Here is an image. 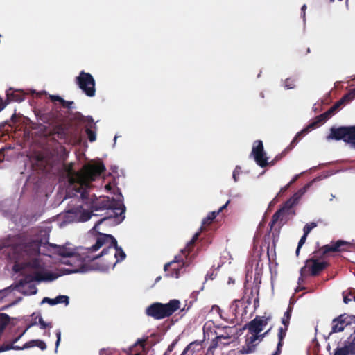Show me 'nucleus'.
Returning a JSON list of instances; mask_svg holds the SVG:
<instances>
[{
  "label": "nucleus",
  "instance_id": "39448f33",
  "mask_svg": "<svg viewBox=\"0 0 355 355\" xmlns=\"http://www.w3.org/2000/svg\"><path fill=\"white\" fill-rule=\"evenodd\" d=\"M35 114L37 119L49 125H54L53 130L48 133L53 139H65L67 137V128L60 123V114L57 111L45 112L40 110H36Z\"/></svg>",
  "mask_w": 355,
  "mask_h": 355
},
{
  "label": "nucleus",
  "instance_id": "aec40b11",
  "mask_svg": "<svg viewBox=\"0 0 355 355\" xmlns=\"http://www.w3.org/2000/svg\"><path fill=\"white\" fill-rule=\"evenodd\" d=\"M229 202L230 200H228L225 205L220 207L218 211L209 213V214L202 220V226L200 231L202 232L204 229H205L206 226L209 225L219 214V213L227 207Z\"/></svg>",
  "mask_w": 355,
  "mask_h": 355
},
{
  "label": "nucleus",
  "instance_id": "412c9836",
  "mask_svg": "<svg viewBox=\"0 0 355 355\" xmlns=\"http://www.w3.org/2000/svg\"><path fill=\"white\" fill-rule=\"evenodd\" d=\"M353 100V95L352 93H347L339 101H338L332 107L327 111L332 116L334 113L345 103H348Z\"/></svg>",
  "mask_w": 355,
  "mask_h": 355
},
{
  "label": "nucleus",
  "instance_id": "c756f323",
  "mask_svg": "<svg viewBox=\"0 0 355 355\" xmlns=\"http://www.w3.org/2000/svg\"><path fill=\"white\" fill-rule=\"evenodd\" d=\"M10 317L6 313H0V334H2L5 327L10 322Z\"/></svg>",
  "mask_w": 355,
  "mask_h": 355
},
{
  "label": "nucleus",
  "instance_id": "b1692460",
  "mask_svg": "<svg viewBox=\"0 0 355 355\" xmlns=\"http://www.w3.org/2000/svg\"><path fill=\"white\" fill-rule=\"evenodd\" d=\"M24 94L19 90H15L11 93L10 92H7V97L10 101H15L20 103L24 100Z\"/></svg>",
  "mask_w": 355,
  "mask_h": 355
},
{
  "label": "nucleus",
  "instance_id": "e433bc0d",
  "mask_svg": "<svg viewBox=\"0 0 355 355\" xmlns=\"http://www.w3.org/2000/svg\"><path fill=\"white\" fill-rule=\"evenodd\" d=\"M307 236H308V234H306L304 233L303 236L300 239L299 243H298V245L297 247L296 252H295L297 256H299L300 249H301L302 246L306 242Z\"/></svg>",
  "mask_w": 355,
  "mask_h": 355
},
{
  "label": "nucleus",
  "instance_id": "20e7f679",
  "mask_svg": "<svg viewBox=\"0 0 355 355\" xmlns=\"http://www.w3.org/2000/svg\"><path fill=\"white\" fill-rule=\"evenodd\" d=\"M89 207L92 209V211L105 209L111 210L112 211V214L100 219L95 224L94 226V230L97 229L100 224L112 218L116 219L120 218L118 220V223H121L125 218V207L120 201H116L114 198L110 199V198L106 197L101 199H92Z\"/></svg>",
  "mask_w": 355,
  "mask_h": 355
},
{
  "label": "nucleus",
  "instance_id": "603ef678",
  "mask_svg": "<svg viewBox=\"0 0 355 355\" xmlns=\"http://www.w3.org/2000/svg\"><path fill=\"white\" fill-rule=\"evenodd\" d=\"M112 349H102L100 351L99 355H111Z\"/></svg>",
  "mask_w": 355,
  "mask_h": 355
},
{
  "label": "nucleus",
  "instance_id": "9b49d317",
  "mask_svg": "<svg viewBox=\"0 0 355 355\" xmlns=\"http://www.w3.org/2000/svg\"><path fill=\"white\" fill-rule=\"evenodd\" d=\"M328 139L334 140H343L346 143H350L355 146V125L341 126L339 128H331Z\"/></svg>",
  "mask_w": 355,
  "mask_h": 355
},
{
  "label": "nucleus",
  "instance_id": "13d9d810",
  "mask_svg": "<svg viewBox=\"0 0 355 355\" xmlns=\"http://www.w3.org/2000/svg\"><path fill=\"white\" fill-rule=\"evenodd\" d=\"M286 155V154H284V153H283V151H282L280 154L277 155L274 158L275 162H278V161H279V160H280L283 157H284Z\"/></svg>",
  "mask_w": 355,
  "mask_h": 355
},
{
  "label": "nucleus",
  "instance_id": "8fccbe9b",
  "mask_svg": "<svg viewBox=\"0 0 355 355\" xmlns=\"http://www.w3.org/2000/svg\"><path fill=\"white\" fill-rule=\"evenodd\" d=\"M42 303H48L51 306H53V305H55L57 304V301H56V298H54V299H51V298H49V297H44L43 298L42 300Z\"/></svg>",
  "mask_w": 355,
  "mask_h": 355
},
{
  "label": "nucleus",
  "instance_id": "6ab92c4d",
  "mask_svg": "<svg viewBox=\"0 0 355 355\" xmlns=\"http://www.w3.org/2000/svg\"><path fill=\"white\" fill-rule=\"evenodd\" d=\"M258 340L257 336H251L248 337L245 340V343L243 346H242L240 349V353L242 354L252 353L256 349V346L257 345V343L256 341Z\"/></svg>",
  "mask_w": 355,
  "mask_h": 355
},
{
  "label": "nucleus",
  "instance_id": "4be33fe9",
  "mask_svg": "<svg viewBox=\"0 0 355 355\" xmlns=\"http://www.w3.org/2000/svg\"><path fill=\"white\" fill-rule=\"evenodd\" d=\"M43 245H49V246L52 247L53 248H54L55 250V253L56 254L64 257H71L72 253H73L69 248H67L63 245H58L56 244H50L49 243H44L42 242V246Z\"/></svg>",
  "mask_w": 355,
  "mask_h": 355
},
{
  "label": "nucleus",
  "instance_id": "680f3d73",
  "mask_svg": "<svg viewBox=\"0 0 355 355\" xmlns=\"http://www.w3.org/2000/svg\"><path fill=\"white\" fill-rule=\"evenodd\" d=\"M105 189H106V190H107V191H110V190H112V186L111 183H108V184H107L105 186Z\"/></svg>",
  "mask_w": 355,
  "mask_h": 355
},
{
  "label": "nucleus",
  "instance_id": "f3484780",
  "mask_svg": "<svg viewBox=\"0 0 355 355\" xmlns=\"http://www.w3.org/2000/svg\"><path fill=\"white\" fill-rule=\"evenodd\" d=\"M78 120L82 123L85 124V133L87 135L89 141L90 142L96 141V132L92 130V128H96V125L94 122L93 118L90 116H85L83 115H80V116L78 117Z\"/></svg>",
  "mask_w": 355,
  "mask_h": 355
},
{
  "label": "nucleus",
  "instance_id": "6e6d98bb",
  "mask_svg": "<svg viewBox=\"0 0 355 355\" xmlns=\"http://www.w3.org/2000/svg\"><path fill=\"white\" fill-rule=\"evenodd\" d=\"M219 339H216V337L212 340L211 348L216 349L218 345Z\"/></svg>",
  "mask_w": 355,
  "mask_h": 355
},
{
  "label": "nucleus",
  "instance_id": "dca6fc26",
  "mask_svg": "<svg viewBox=\"0 0 355 355\" xmlns=\"http://www.w3.org/2000/svg\"><path fill=\"white\" fill-rule=\"evenodd\" d=\"M33 347H37L42 351L46 349V345L44 341L42 340H31L26 343L22 347L8 345L5 347H1L0 348V352H5L10 349L23 350Z\"/></svg>",
  "mask_w": 355,
  "mask_h": 355
},
{
  "label": "nucleus",
  "instance_id": "37998d69",
  "mask_svg": "<svg viewBox=\"0 0 355 355\" xmlns=\"http://www.w3.org/2000/svg\"><path fill=\"white\" fill-rule=\"evenodd\" d=\"M39 324H40V328L42 329H45L47 327H49L51 328L52 327V324L51 322H49V323H46L44 321L43 318H42V316H40L39 317Z\"/></svg>",
  "mask_w": 355,
  "mask_h": 355
},
{
  "label": "nucleus",
  "instance_id": "0e129e2a",
  "mask_svg": "<svg viewBox=\"0 0 355 355\" xmlns=\"http://www.w3.org/2000/svg\"><path fill=\"white\" fill-rule=\"evenodd\" d=\"M6 105L3 103L2 100L0 99V112L5 107Z\"/></svg>",
  "mask_w": 355,
  "mask_h": 355
},
{
  "label": "nucleus",
  "instance_id": "f03ea898",
  "mask_svg": "<svg viewBox=\"0 0 355 355\" xmlns=\"http://www.w3.org/2000/svg\"><path fill=\"white\" fill-rule=\"evenodd\" d=\"M101 248H103L101 253L96 256H89L90 259H101L102 268L107 270L123 261L126 254L123 249L118 246L116 239L111 234L98 232V236L94 245L88 248V252H96Z\"/></svg>",
  "mask_w": 355,
  "mask_h": 355
},
{
  "label": "nucleus",
  "instance_id": "9d476101",
  "mask_svg": "<svg viewBox=\"0 0 355 355\" xmlns=\"http://www.w3.org/2000/svg\"><path fill=\"white\" fill-rule=\"evenodd\" d=\"M75 82L87 96L94 97L96 95V82L89 73L81 71Z\"/></svg>",
  "mask_w": 355,
  "mask_h": 355
},
{
  "label": "nucleus",
  "instance_id": "864d4df0",
  "mask_svg": "<svg viewBox=\"0 0 355 355\" xmlns=\"http://www.w3.org/2000/svg\"><path fill=\"white\" fill-rule=\"evenodd\" d=\"M49 98L51 99V101L53 102H55V101H58V102H61V100L62 98H61L60 96H56V95H50L49 96Z\"/></svg>",
  "mask_w": 355,
  "mask_h": 355
},
{
  "label": "nucleus",
  "instance_id": "a211bd4d",
  "mask_svg": "<svg viewBox=\"0 0 355 355\" xmlns=\"http://www.w3.org/2000/svg\"><path fill=\"white\" fill-rule=\"evenodd\" d=\"M182 266L183 263L180 262L175 258L174 261L166 263L164 266V270L165 271L171 270V273L167 275L172 277L178 278L180 275V270L182 269Z\"/></svg>",
  "mask_w": 355,
  "mask_h": 355
},
{
  "label": "nucleus",
  "instance_id": "4c0bfd02",
  "mask_svg": "<svg viewBox=\"0 0 355 355\" xmlns=\"http://www.w3.org/2000/svg\"><path fill=\"white\" fill-rule=\"evenodd\" d=\"M242 303L241 300H235L231 306L233 314L236 317L239 314L238 311L239 304Z\"/></svg>",
  "mask_w": 355,
  "mask_h": 355
},
{
  "label": "nucleus",
  "instance_id": "3c124183",
  "mask_svg": "<svg viewBox=\"0 0 355 355\" xmlns=\"http://www.w3.org/2000/svg\"><path fill=\"white\" fill-rule=\"evenodd\" d=\"M284 343L278 342L277 347L276 351L273 353L272 355H280L282 352V347L283 346Z\"/></svg>",
  "mask_w": 355,
  "mask_h": 355
},
{
  "label": "nucleus",
  "instance_id": "7c9ffc66",
  "mask_svg": "<svg viewBox=\"0 0 355 355\" xmlns=\"http://www.w3.org/2000/svg\"><path fill=\"white\" fill-rule=\"evenodd\" d=\"M232 328L233 327H227V326L224 327L223 328V333L220 335H218L216 336V339H219L220 340L221 339H230L232 335Z\"/></svg>",
  "mask_w": 355,
  "mask_h": 355
},
{
  "label": "nucleus",
  "instance_id": "5fc2aeb1",
  "mask_svg": "<svg viewBox=\"0 0 355 355\" xmlns=\"http://www.w3.org/2000/svg\"><path fill=\"white\" fill-rule=\"evenodd\" d=\"M28 288L30 294H36L37 289L35 285H30Z\"/></svg>",
  "mask_w": 355,
  "mask_h": 355
},
{
  "label": "nucleus",
  "instance_id": "f257e3e1",
  "mask_svg": "<svg viewBox=\"0 0 355 355\" xmlns=\"http://www.w3.org/2000/svg\"><path fill=\"white\" fill-rule=\"evenodd\" d=\"M63 167L68 178L69 189L73 191L75 196L79 193L83 200L88 203L91 182L105 171L104 164L102 162L87 164L79 171H74L73 163L64 164Z\"/></svg>",
  "mask_w": 355,
  "mask_h": 355
},
{
  "label": "nucleus",
  "instance_id": "f704fd0d",
  "mask_svg": "<svg viewBox=\"0 0 355 355\" xmlns=\"http://www.w3.org/2000/svg\"><path fill=\"white\" fill-rule=\"evenodd\" d=\"M347 341L350 349L351 354L355 355V336L353 334L350 335L347 339Z\"/></svg>",
  "mask_w": 355,
  "mask_h": 355
},
{
  "label": "nucleus",
  "instance_id": "774afa93",
  "mask_svg": "<svg viewBox=\"0 0 355 355\" xmlns=\"http://www.w3.org/2000/svg\"><path fill=\"white\" fill-rule=\"evenodd\" d=\"M349 93H352V94L353 95V99L355 98V88L350 91Z\"/></svg>",
  "mask_w": 355,
  "mask_h": 355
},
{
  "label": "nucleus",
  "instance_id": "bb28decb",
  "mask_svg": "<svg viewBox=\"0 0 355 355\" xmlns=\"http://www.w3.org/2000/svg\"><path fill=\"white\" fill-rule=\"evenodd\" d=\"M351 354L350 349L347 340L344 341V346L337 347L335 349L334 355H349Z\"/></svg>",
  "mask_w": 355,
  "mask_h": 355
},
{
  "label": "nucleus",
  "instance_id": "6e6552de",
  "mask_svg": "<svg viewBox=\"0 0 355 355\" xmlns=\"http://www.w3.org/2000/svg\"><path fill=\"white\" fill-rule=\"evenodd\" d=\"M88 248L83 249L84 252L78 254L72 253L71 257H69V259L64 262V263L73 267L71 269L67 270L68 273L84 272L85 271V264L96 259L89 258V256H96V254H94V252L89 253Z\"/></svg>",
  "mask_w": 355,
  "mask_h": 355
},
{
  "label": "nucleus",
  "instance_id": "338daca9",
  "mask_svg": "<svg viewBox=\"0 0 355 355\" xmlns=\"http://www.w3.org/2000/svg\"><path fill=\"white\" fill-rule=\"evenodd\" d=\"M257 336H258V340H259V341L262 340H263V338H264V337L262 336V334H260V333L257 334Z\"/></svg>",
  "mask_w": 355,
  "mask_h": 355
},
{
  "label": "nucleus",
  "instance_id": "393cba45",
  "mask_svg": "<svg viewBox=\"0 0 355 355\" xmlns=\"http://www.w3.org/2000/svg\"><path fill=\"white\" fill-rule=\"evenodd\" d=\"M254 159L256 164L261 168H265L268 166V158L266 156V153L265 151L263 153H261L258 155L253 156Z\"/></svg>",
  "mask_w": 355,
  "mask_h": 355
},
{
  "label": "nucleus",
  "instance_id": "58836bf2",
  "mask_svg": "<svg viewBox=\"0 0 355 355\" xmlns=\"http://www.w3.org/2000/svg\"><path fill=\"white\" fill-rule=\"evenodd\" d=\"M295 86V79L292 78H288L285 80L284 87L286 89H293Z\"/></svg>",
  "mask_w": 355,
  "mask_h": 355
},
{
  "label": "nucleus",
  "instance_id": "c03bdc74",
  "mask_svg": "<svg viewBox=\"0 0 355 355\" xmlns=\"http://www.w3.org/2000/svg\"><path fill=\"white\" fill-rule=\"evenodd\" d=\"M10 291H11L10 287H7L4 289L0 290V302H1L3 298H5Z\"/></svg>",
  "mask_w": 355,
  "mask_h": 355
},
{
  "label": "nucleus",
  "instance_id": "e2e57ef3",
  "mask_svg": "<svg viewBox=\"0 0 355 355\" xmlns=\"http://www.w3.org/2000/svg\"><path fill=\"white\" fill-rule=\"evenodd\" d=\"M304 277H305V276H302V275H300V277L298 278V281H297V282H298V284H302V283H303V282H304Z\"/></svg>",
  "mask_w": 355,
  "mask_h": 355
},
{
  "label": "nucleus",
  "instance_id": "bf43d9fd",
  "mask_svg": "<svg viewBox=\"0 0 355 355\" xmlns=\"http://www.w3.org/2000/svg\"><path fill=\"white\" fill-rule=\"evenodd\" d=\"M239 175V172L236 171V169H235L233 172V178L235 182H237L238 181V176Z\"/></svg>",
  "mask_w": 355,
  "mask_h": 355
},
{
  "label": "nucleus",
  "instance_id": "ddd939ff",
  "mask_svg": "<svg viewBox=\"0 0 355 355\" xmlns=\"http://www.w3.org/2000/svg\"><path fill=\"white\" fill-rule=\"evenodd\" d=\"M271 320L272 315L265 313L263 315H257L254 319L245 324L243 329H248L252 336H257Z\"/></svg>",
  "mask_w": 355,
  "mask_h": 355
},
{
  "label": "nucleus",
  "instance_id": "2eb2a0df",
  "mask_svg": "<svg viewBox=\"0 0 355 355\" xmlns=\"http://www.w3.org/2000/svg\"><path fill=\"white\" fill-rule=\"evenodd\" d=\"M56 279V275L51 273L46 272L42 273L41 272H35L33 275H26L24 279H21L19 284L23 286L25 284L30 283L33 281L42 282V281H52Z\"/></svg>",
  "mask_w": 355,
  "mask_h": 355
},
{
  "label": "nucleus",
  "instance_id": "2f4dec72",
  "mask_svg": "<svg viewBox=\"0 0 355 355\" xmlns=\"http://www.w3.org/2000/svg\"><path fill=\"white\" fill-rule=\"evenodd\" d=\"M354 300L355 301V290L351 289L348 294H345L343 293V302L345 304H348L352 300Z\"/></svg>",
  "mask_w": 355,
  "mask_h": 355
},
{
  "label": "nucleus",
  "instance_id": "5701e85b",
  "mask_svg": "<svg viewBox=\"0 0 355 355\" xmlns=\"http://www.w3.org/2000/svg\"><path fill=\"white\" fill-rule=\"evenodd\" d=\"M331 115L329 113L328 111L317 116L314 120V121L311 122L309 124V128H311L312 130L320 126L321 124L326 122Z\"/></svg>",
  "mask_w": 355,
  "mask_h": 355
},
{
  "label": "nucleus",
  "instance_id": "0eeeda50",
  "mask_svg": "<svg viewBox=\"0 0 355 355\" xmlns=\"http://www.w3.org/2000/svg\"><path fill=\"white\" fill-rule=\"evenodd\" d=\"M304 192V191H299L298 192L295 193L292 197H291L284 202L282 207L278 209L272 215V219L269 223L270 230L277 222H282L283 220L286 219L287 216L295 214L292 210V208L298 203L301 196Z\"/></svg>",
  "mask_w": 355,
  "mask_h": 355
},
{
  "label": "nucleus",
  "instance_id": "49530a36",
  "mask_svg": "<svg viewBox=\"0 0 355 355\" xmlns=\"http://www.w3.org/2000/svg\"><path fill=\"white\" fill-rule=\"evenodd\" d=\"M55 335H56L57 340H56V343H55V352H57L58 348L59 347V345H60V340H61V331L60 329H57L55 331Z\"/></svg>",
  "mask_w": 355,
  "mask_h": 355
},
{
  "label": "nucleus",
  "instance_id": "69168bd1",
  "mask_svg": "<svg viewBox=\"0 0 355 355\" xmlns=\"http://www.w3.org/2000/svg\"><path fill=\"white\" fill-rule=\"evenodd\" d=\"M277 162H275V159H273L271 162H268V166H274Z\"/></svg>",
  "mask_w": 355,
  "mask_h": 355
},
{
  "label": "nucleus",
  "instance_id": "052dcab7",
  "mask_svg": "<svg viewBox=\"0 0 355 355\" xmlns=\"http://www.w3.org/2000/svg\"><path fill=\"white\" fill-rule=\"evenodd\" d=\"M306 6L304 4L302 6V8H301V11H302V17L304 18L305 17V11H306Z\"/></svg>",
  "mask_w": 355,
  "mask_h": 355
},
{
  "label": "nucleus",
  "instance_id": "a18cd8bd",
  "mask_svg": "<svg viewBox=\"0 0 355 355\" xmlns=\"http://www.w3.org/2000/svg\"><path fill=\"white\" fill-rule=\"evenodd\" d=\"M178 343V340L175 339L171 344L168 347L166 351L164 353L163 355H168L174 349L175 345Z\"/></svg>",
  "mask_w": 355,
  "mask_h": 355
},
{
  "label": "nucleus",
  "instance_id": "7ed1b4c3",
  "mask_svg": "<svg viewBox=\"0 0 355 355\" xmlns=\"http://www.w3.org/2000/svg\"><path fill=\"white\" fill-rule=\"evenodd\" d=\"M10 243L12 245L10 247L14 254L12 259H14L16 263L15 268L18 266L17 263H19L21 261H25L21 263V268H42L41 261L38 258L42 244V239H24L15 244L10 241Z\"/></svg>",
  "mask_w": 355,
  "mask_h": 355
},
{
  "label": "nucleus",
  "instance_id": "ea45409f",
  "mask_svg": "<svg viewBox=\"0 0 355 355\" xmlns=\"http://www.w3.org/2000/svg\"><path fill=\"white\" fill-rule=\"evenodd\" d=\"M298 140L295 137L291 141V144L283 150L284 154H287L289 151H291L298 143Z\"/></svg>",
  "mask_w": 355,
  "mask_h": 355
},
{
  "label": "nucleus",
  "instance_id": "72a5a7b5",
  "mask_svg": "<svg viewBox=\"0 0 355 355\" xmlns=\"http://www.w3.org/2000/svg\"><path fill=\"white\" fill-rule=\"evenodd\" d=\"M288 327L284 326V327H279L278 329V342L284 343V339L286 337V332L288 331Z\"/></svg>",
  "mask_w": 355,
  "mask_h": 355
},
{
  "label": "nucleus",
  "instance_id": "cd10ccee",
  "mask_svg": "<svg viewBox=\"0 0 355 355\" xmlns=\"http://www.w3.org/2000/svg\"><path fill=\"white\" fill-rule=\"evenodd\" d=\"M201 232L199 231L198 232H196L193 236V238L191 239V240L187 243V246L185 247V248L184 250H182V253H184L185 252H187L188 253L190 252V251H191L192 248H193L196 242L197 241V240L198 239L199 236H200V234Z\"/></svg>",
  "mask_w": 355,
  "mask_h": 355
},
{
  "label": "nucleus",
  "instance_id": "423d86ee",
  "mask_svg": "<svg viewBox=\"0 0 355 355\" xmlns=\"http://www.w3.org/2000/svg\"><path fill=\"white\" fill-rule=\"evenodd\" d=\"M180 307V300L173 299L166 304L154 302L146 309L145 313L155 320H162L172 315Z\"/></svg>",
  "mask_w": 355,
  "mask_h": 355
},
{
  "label": "nucleus",
  "instance_id": "a19ab883",
  "mask_svg": "<svg viewBox=\"0 0 355 355\" xmlns=\"http://www.w3.org/2000/svg\"><path fill=\"white\" fill-rule=\"evenodd\" d=\"M316 225H317L315 223H311L306 224L303 229L304 233L306 234H309V232L311 231V230L313 229L314 227H315Z\"/></svg>",
  "mask_w": 355,
  "mask_h": 355
},
{
  "label": "nucleus",
  "instance_id": "c85d7f7f",
  "mask_svg": "<svg viewBox=\"0 0 355 355\" xmlns=\"http://www.w3.org/2000/svg\"><path fill=\"white\" fill-rule=\"evenodd\" d=\"M293 311V307L289 305L287 308L286 311L284 313L283 318H282V323L284 326L288 327L290 323V319Z\"/></svg>",
  "mask_w": 355,
  "mask_h": 355
},
{
  "label": "nucleus",
  "instance_id": "473e14b6",
  "mask_svg": "<svg viewBox=\"0 0 355 355\" xmlns=\"http://www.w3.org/2000/svg\"><path fill=\"white\" fill-rule=\"evenodd\" d=\"M93 212L94 211H92V210L89 211L87 210L83 209L82 211H80V220L83 222L89 220L91 218Z\"/></svg>",
  "mask_w": 355,
  "mask_h": 355
},
{
  "label": "nucleus",
  "instance_id": "de8ad7c7",
  "mask_svg": "<svg viewBox=\"0 0 355 355\" xmlns=\"http://www.w3.org/2000/svg\"><path fill=\"white\" fill-rule=\"evenodd\" d=\"M10 245H12L10 243V240H9V239L0 240V250L3 248H8Z\"/></svg>",
  "mask_w": 355,
  "mask_h": 355
},
{
  "label": "nucleus",
  "instance_id": "4d7b16f0",
  "mask_svg": "<svg viewBox=\"0 0 355 355\" xmlns=\"http://www.w3.org/2000/svg\"><path fill=\"white\" fill-rule=\"evenodd\" d=\"M296 178H294L292 181L290 182L289 184H288L286 186L282 188L280 190V193H283V192L286 191L288 189V188L289 187L290 184H292L296 180Z\"/></svg>",
  "mask_w": 355,
  "mask_h": 355
},
{
  "label": "nucleus",
  "instance_id": "79ce46f5",
  "mask_svg": "<svg viewBox=\"0 0 355 355\" xmlns=\"http://www.w3.org/2000/svg\"><path fill=\"white\" fill-rule=\"evenodd\" d=\"M57 304L64 303L65 304H69V297L67 295H58L55 297Z\"/></svg>",
  "mask_w": 355,
  "mask_h": 355
},
{
  "label": "nucleus",
  "instance_id": "09e8293b",
  "mask_svg": "<svg viewBox=\"0 0 355 355\" xmlns=\"http://www.w3.org/2000/svg\"><path fill=\"white\" fill-rule=\"evenodd\" d=\"M60 104L64 108L70 109L71 108L72 105L73 104V101H67L62 98Z\"/></svg>",
  "mask_w": 355,
  "mask_h": 355
},
{
  "label": "nucleus",
  "instance_id": "f8f14e48",
  "mask_svg": "<svg viewBox=\"0 0 355 355\" xmlns=\"http://www.w3.org/2000/svg\"><path fill=\"white\" fill-rule=\"evenodd\" d=\"M329 266V263L324 261H320L315 258H310L305 261V265L300 271L302 276L311 275L315 277L320 275Z\"/></svg>",
  "mask_w": 355,
  "mask_h": 355
},
{
  "label": "nucleus",
  "instance_id": "1a4fd4ad",
  "mask_svg": "<svg viewBox=\"0 0 355 355\" xmlns=\"http://www.w3.org/2000/svg\"><path fill=\"white\" fill-rule=\"evenodd\" d=\"M352 244L349 242L338 240L336 242H331L330 244L325 245L318 250L313 252V257L317 259L318 261L324 259L330 252H340L350 251Z\"/></svg>",
  "mask_w": 355,
  "mask_h": 355
},
{
  "label": "nucleus",
  "instance_id": "a878e982",
  "mask_svg": "<svg viewBox=\"0 0 355 355\" xmlns=\"http://www.w3.org/2000/svg\"><path fill=\"white\" fill-rule=\"evenodd\" d=\"M264 148L262 141L261 140H256L253 143L252 149L251 152V155L252 156L258 155L259 154H261V153H263Z\"/></svg>",
  "mask_w": 355,
  "mask_h": 355
},
{
  "label": "nucleus",
  "instance_id": "4468645a",
  "mask_svg": "<svg viewBox=\"0 0 355 355\" xmlns=\"http://www.w3.org/2000/svg\"><path fill=\"white\" fill-rule=\"evenodd\" d=\"M353 323H355V315L347 313L341 314L332 320L331 333L343 331L347 326Z\"/></svg>",
  "mask_w": 355,
  "mask_h": 355
},
{
  "label": "nucleus",
  "instance_id": "c9c22d12",
  "mask_svg": "<svg viewBox=\"0 0 355 355\" xmlns=\"http://www.w3.org/2000/svg\"><path fill=\"white\" fill-rule=\"evenodd\" d=\"M312 129L311 128H309V125L303 128L301 131L297 132L296 135L295 136V138L297 139L298 141L303 137L304 135H306L307 133H309L310 131H311Z\"/></svg>",
  "mask_w": 355,
  "mask_h": 355
}]
</instances>
